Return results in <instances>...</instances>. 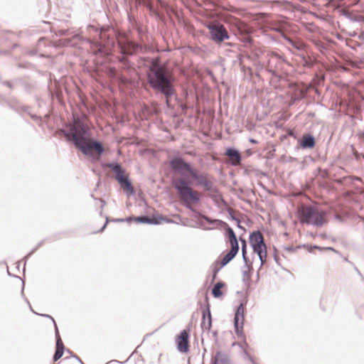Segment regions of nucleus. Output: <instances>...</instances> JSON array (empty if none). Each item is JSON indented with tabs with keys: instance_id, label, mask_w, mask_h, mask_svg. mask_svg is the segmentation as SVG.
<instances>
[{
	"instance_id": "nucleus-56",
	"label": "nucleus",
	"mask_w": 364,
	"mask_h": 364,
	"mask_svg": "<svg viewBox=\"0 0 364 364\" xmlns=\"http://www.w3.org/2000/svg\"><path fill=\"white\" fill-rule=\"evenodd\" d=\"M75 358L81 364H84L83 362L81 360V359L78 356H75Z\"/></svg>"
},
{
	"instance_id": "nucleus-23",
	"label": "nucleus",
	"mask_w": 364,
	"mask_h": 364,
	"mask_svg": "<svg viewBox=\"0 0 364 364\" xmlns=\"http://www.w3.org/2000/svg\"><path fill=\"white\" fill-rule=\"evenodd\" d=\"M119 61L122 63V68L123 70L128 72L134 71V63H131L128 60L127 56L122 55L119 57Z\"/></svg>"
},
{
	"instance_id": "nucleus-14",
	"label": "nucleus",
	"mask_w": 364,
	"mask_h": 364,
	"mask_svg": "<svg viewBox=\"0 0 364 364\" xmlns=\"http://www.w3.org/2000/svg\"><path fill=\"white\" fill-rule=\"evenodd\" d=\"M249 240L254 252L267 249L263 235L259 230H255L251 232Z\"/></svg>"
},
{
	"instance_id": "nucleus-18",
	"label": "nucleus",
	"mask_w": 364,
	"mask_h": 364,
	"mask_svg": "<svg viewBox=\"0 0 364 364\" xmlns=\"http://www.w3.org/2000/svg\"><path fill=\"white\" fill-rule=\"evenodd\" d=\"M299 145L303 149H311L316 145L314 136L311 134H304L299 141Z\"/></svg>"
},
{
	"instance_id": "nucleus-36",
	"label": "nucleus",
	"mask_w": 364,
	"mask_h": 364,
	"mask_svg": "<svg viewBox=\"0 0 364 364\" xmlns=\"http://www.w3.org/2000/svg\"><path fill=\"white\" fill-rule=\"evenodd\" d=\"M158 218V220L159 222L160 223L161 220H164L165 221L166 223H173V220L172 219H170V218H165V217H156Z\"/></svg>"
},
{
	"instance_id": "nucleus-22",
	"label": "nucleus",
	"mask_w": 364,
	"mask_h": 364,
	"mask_svg": "<svg viewBox=\"0 0 364 364\" xmlns=\"http://www.w3.org/2000/svg\"><path fill=\"white\" fill-rule=\"evenodd\" d=\"M134 221L139 223L158 225L159 222L158 218L155 216L149 217L148 215H140L134 217Z\"/></svg>"
},
{
	"instance_id": "nucleus-13",
	"label": "nucleus",
	"mask_w": 364,
	"mask_h": 364,
	"mask_svg": "<svg viewBox=\"0 0 364 364\" xmlns=\"http://www.w3.org/2000/svg\"><path fill=\"white\" fill-rule=\"evenodd\" d=\"M244 312L245 307L243 304H240L235 311L234 317V327L235 333L238 337L243 336V325H244Z\"/></svg>"
},
{
	"instance_id": "nucleus-64",
	"label": "nucleus",
	"mask_w": 364,
	"mask_h": 364,
	"mask_svg": "<svg viewBox=\"0 0 364 364\" xmlns=\"http://www.w3.org/2000/svg\"><path fill=\"white\" fill-rule=\"evenodd\" d=\"M71 356H72V357H73V358H75V356H76V355H74V354H72V355H71Z\"/></svg>"
},
{
	"instance_id": "nucleus-51",
	"label": "nucleus",
	"mask_w": 364,
	"mask_h": 364,
	"mask_svg": "<svg viewBox=\"0 0 364 364\" xmlns=\"http://www.w3.org/2000/svg\"><path fill=\"white\" fill-rule=\"evenodd\" d=\"M101 204V208H103V207L105 205L106 203L103 199H100Z\"/></svg>"
},
{
	"instance_id": "nucleus-20",
	"label": "nucleus",
	"mask_w": 364,
	"mask_h": 364,
	"mask_svg": "<svg viewBox=\"0 0 364 364\" xmlns=\"http://www.w3.org/2000/svg\"><path fill=\"white\" fill-rule=\"evenodd\" d=\"M212 364H231L230 355L224 351H217L212 360Z\"/></svg>"
},
{
	"instance_id": "nucleus-52",
	"label": "nucleus",
	"mask_w": 364,
	"mask_h": 364,
	"mask_svg": "<svg viewBox=\"0 0 364 364\" xmlns=\"http://www.w3.org/2000/svg\"><path fill=\"white\" fill-rule=\"evenodd\" d=\"M296 10L302 11V7L300 5L293 6Z\"/></svg>"
},
{
	"instance_id": "nucleus-61",
	"label": "nucleus",
	"mask_w": 364,
	"mask_h": 364,
	"mask_svg": "<svg viewBox=\"0 0 364 364\" xmlns=\"http://www.w3.org/2000/svg\"><path fill=\"white\" fill-rule=\"evenodd\" d=\"M227 45L230 46H234V43H228Z\"/></svg>"
},
{
	"instance_id": "nucleus-39",
	"label": "nucleus",
	"mask_w": 364,
	"mask_h": 364,
	"mask_svg": "<svg viewBox=\"0 0 364 364\" xmlns=\"http://www.w3.org/2000/svg\"><path fill=\"white\" fill-rule=\"evenodd\" d=\"M357 136H358L359 139L364 143V131H360L358 132Z\"/></svg>"
},
{
	"instance_id": "nucleus-41",
	"label": "nucleus",
	"mask_w": 364,
	"mask_h": 364,
	"mask_svg": "<svg viewBox=\"0 0 364 364\" xmlns=\"http://www.w3.org/2000/svg\"><path fill=\"white\" fill-rule=\"evenodd\" d=\"M59 36H67L69 34V31L68 30H60L59 31Z\"/></svg>"
},
{
	"instance_id": "nucleus-42",
	"label": "nucleus",
	"mask_w": 364,
	"mask_h": 364,
	"mask_svg": "<svg viewBox=\"0 0 364 364\" xmlns=\"http://www.w3.org/2000/svg\"><path fill=\"white\" fill-rule=\"evenodd\" d=\"M245 355L250 361L255 363L253 358L247 351H245Z\"/></svg>"
},
{
	"instance_id": "nucleus-7",
	"label": "nucleus",
	"mask_w": 364,
	"mask_h": 364,
	"mask_svg": "<svg viewBox=\"0 0 364 364\" xmlns=\"http://www.w3.org/2000/svg\"><path fill=\"white\" fill-rule=\"evenodd\" d=\"M106 166L112 169L115 174V179L120 184L124 192L129 195L134 194V189L128 176L126 174L125 170L117 162H111Z\"/></svg>"
},
{
	"instance_id": "nucleus-11",
	"label": "nucleus",
	"mask_w": 364,
	"mask_h": 364,
	"mask_svg": "<svg viewBox=\"0 0 364 364\" xmlns=\"http://www.w3.org/2000/svg\"><path fill=\"white\" fill-rule=\"evenodd\" d=\"M269 59L267 65V70L271 73L272 76L281 79V76L278 75V71L284 68V65L287 63V60L275 52H271L268 54Z\"/></svg>"
},
{
	"instance_id": "nucleus-5",
	"label": "nucleus",
	"mask_w": 364,
	"mask_h": 364,
	"mask_svg": "<svg viewBox=\"0 0 364 364\" xmlns=\"http://www.w3.org/2000/svg\"><path fill=\"white\" fill-rule=\"evenodd\" d=\"M326 215L325 211L318 210V208L309 205L301 210L300 220L302 223L321 227L326 223Z\"/></svg>"
},
{
	"instance_id": "nucleus-3",
	"label": "nucleus",
	"mask_w": 364,
	"mask_h": 364,
	"mask_svg": "<svg viewBox=\"0 0 364 364\" xmlns=\"http://www.w3.org/2000/svg\"><path fill=\"white\" fill-rule=\"evenodd\" d=\"M170 167L176 172H179L181 176H190L197 181L198 184L203 186L205 191L213 193H218V189L213 183L209 181L204 175L199 174L197 170L193 168L189 163L181 157H174L169 162Z\"/></svg>"
},
{
	"instance_id": "nucleus-25",
	"label": "nucleus",
	"mask_w": 364,
	"mask_h": 364,
	"mask_svg": "<svg viewBox=\"0 0 364 364\" xmlns=\"http://www.w3.org/2000/svg\"><path fill=\"white\" fill-rule=\"evenodd\" d=\"M225 286L223 282H217L212 289V294L215 298H219L223 295L221 289Z\"/></svg>"
},
{
	"instance_id": "nucleus-32",
	"label": "nucleus",
	"mask_w": 364,
	"mask_h": 364,
	"mask_svg": "<svg viewBox=\"0 0 364 364\" xmlns=\"http://www.w3.org/2000/svg\"><path fill=\"white\" fill-rule=\"evenodd\" d=\"M240 41H242L246 46L251 45L252 43V39L250 36H243L242 38L240 37Z\"/></svg>"
},
{
	"instance_id": "nucleus-8",
	"label": "nucleus",
	"mask_w": 364,
	"mask_h": 364,
	"mask_svg": "<svg viewBox=\"0 0 364 364\" xmlns=\"http://www.w3.org/2000/svg\"><path fill=\"white\" fill-rule=\"evenodd\" d=\"M117 43L121 54L127 57L138 53L144 54L146 53L149 50L147 46L136 43L129 39H125L124 41H118Z\"/></svg>"
},
{
	"instance_id": "nucleus-53",
	"label": "nucleus",
	"mask_w": 364,
	"mask_h": 364,
	"mask_svg": "<svg viewBox=\"0 0 364 364\" xmlns=\"http://www.w3.org/2000/svg\"><path fill=\"white\" fill-rule=\"evenodd\" d=\"M220 268H221V267H215L214 268L213 273H215V274H218V272L220 271Z\"/></svg>"
},
{
	"instance_id": "nucleus-28",
	"label": "nucleus",
	"mask_w": 364,
	"mask_h": 364,
	"mask_svg": "<svg viewBox=\"0 0 364 364\" xmlns=\"http://www.w3.org/2000/svg\"><path fill=\"white\" fill-rule=\"evenodd\" d=\"M117 80L119 82L120 85L124 86L130 85L132 83V80L129 77L124 76L121 74H119Z\"/></svg>"
},
{
	"instance_id": "nucleus-63",
	"label": "nucleus",
	"mask_w": 364,
	"mask_h": 364,
	"mask_svg": "<svg viewBox=\"0 0 364 364\" xmlns=\"http://www.w3.org/2000/svg\"><path fill=\"white\" fill-rule=\"evenodd\" d=\"M274 259H275L276 261H277V256H276V255H274Z\"/></svg>"
},
{
	"instance_id": "nucleus-27",
	"label": "nucleus",
	"mask_w": 364,
	"mask_h": 364,
	"mask_svg": "<svg viewBox=\"0 0 364 364\" xmlns=\"http://www.w3.org/2000/svg\"><path fill=\"white\" fill-rule=\"evenodd\" d=\"M255 252L259 257V259L260 263H261V267L263 266L267 262V249L258 250Z\"/></svg>"
},
{
	"instance_id": "nucleus-62",
	"label": "nucleus",
	"mask_w": 364,
	"mask_h": 364,
	"mask_svg": "<svg viewBox=\"0 0 364 364\" xmlns=\"http://www.w3.org/2000/svg\"><path fill=\"white\" fill-rule=\"evenodd\" d=\"M238 30H239L240 33H241V27L240 26H238Z\"/></svg>"
},
{
	"instance_id": "nucleus-44",
	"label": "nucleus",
	"mask_w": 364,
	"mask_h": 364,
	"mask_svg": "<svg viewBox=\"0 0 364 364\" xmlns=\"http://www.w3.org/2000/svg\"><path fill=\"white\" fill-rule=\"evenodd\" d=\"M108 222H109L108 217H107V216H106V222H105V223L103 225V226L101 228V229L99 230V232H102V231L105 229V228H106V226H107V225Z\"/></svg>"
},
{
	"instance_id": "nucleus-47",
	"label": "nucleus",
	"mask_w": 364,
	"mask_h": 364,
	"mask_svg": "<svg viewBox=\"0 0 364 364\" xmlns=\"http://www.w3.org/2000/svg\"><path fill=\"white\" fill-rule=\"evenodd\" d=\"M199 225L203 228V230H212L213 229L211 228L205 227L203 222H199Z\"/></svg>"
},
{
	"instance_id": "nucleus-21",
	"label": "nucleus",
	"mask_w": 364,
	"mask_h": 364,
	"mask_svg": "<svg viewBox=\"0 0 364 364\" xmlns=\"http://www.w3.org/2000/svg\"><path fill=\"white\" fill-rule=\"evenodd\" d=\"M196 218H200L203 220H205L206 222H208L210 225H225L226 228L228 226H229L224 221L219 220V219H213L207 215L201 214L200 212L196 211Z\"/></svg>"
},
{
	"instance_id": "nucleus-30",
	"label": "nucleus",
	"mask_w": 364,
	"mask_h": 364,
	"mask_svg": "<svg viewBox=\"0 0 364 364\" xmlns=\"http://www.w3.org/2000/svg\"><path fill=\"white\" fill-rule=\"evenodd\" d=\"M242 281L245 284L249 286V281L250 279V274L247 270H243L242 272Z\"/></svg>"
},
{
	"instance_id": "nucleus-34",
	"label": "nucleus",
	"mask_w": 364,
	"mask_h": 364,
	"mask_svg": "<svg viewBox=\"0 0 364 364\" xmlns=\"http://www.w3.org/2000/svg\"><path fill=\"white\" fill-rule=\"evenodd\" d=\"M312 248H314V249H318V250H321V251H322V250H331V251L336 252V251L335 250V249H334V248H333V247H321L317 246V245H314V246L312 247Z\"/></svg>"
},
{
	"instance_id": "nucleus-16",
	"label": "nucleus",
	"mask_w": 364,
	"mask_h": 364,
	"mask_svg": "<svg viewBox=\"0 0 364 364\" xmlns=\"http://www.w3.org/2000/svg\"><path fill=\"white\" fill-rule=\"evenodd\" d=\"M225 155L228 158V163L234 166H239L242 161V156L239 150L229 147L225 150Z\"/></svg>"
},
{
	"instance_id": "nucleus-4",
	"label": "nucleus",
	"mask_w": 364,
	"mask_h": 364,
	"mask_svg": "<svg viewBox=\"0 0 364 364\" xmlns=\"http://www.w3.org/2000/svg\"><path fill=\"white\" fill-rule=\"evenodd\" d=\"M173 187L178 192L181 200L183 203L185 207L196 213L193 208V204L200 201L199 193L193 190L186 179V177L181 176L173 181Z\"/></svg>"
},
{
	"instance_id": "nucleus-37",
	"label": "nucleus",
	"mask_w": 364,
	"mask_h": 364,
	"mask_svg": "<svg viewBox=\"0 0 364 364\" xmlns=\"http://www.w3.org/2000/svg\"><path fill=\"white\" fill-rule=\"evenodd\" d=\"M175 100L178 102L179 107L183 112H186L188 109V106L186 104L181 102L180 100L178 98V100Z\"/></svg>"
},
{
	"instance_id": "nucleus-24",
	"label": "nucleus",
	"mask_w": 364,
	"mask_h": 364,
	"mask_svg": "<svg viewBox=\"0 0 364 364\" xmlns=\"http://www.w3.org/2000/svg\"><path fill=\"white\" fill-rule=\"evenodd\" d=\"M284 40L288 42L291 46H293L294 48L301 50L304 48L305 45L303 42L300 41H294L291 38L284 36Z\"/></svg>"
},
{
	"instance_id": "nucleus-29",
	"label": "nucleus",
	"mask_w": 364,
	"mask_h": 364,
	"mask_svg": "<svg viewBox=\"0 0 364 364\" xmlns=\"http://www.w3.org/2000/svg\"><path fill=\"white\" fill-rule=\"evenodd\" d=\"M18 82V80H12V81H9V80H3L1 77L0 76V82L4 85V86H6L8 87L10 89H14L15 87V85Z\"/></svg>"
},
{
	"instance_id": "nucleus-43",
	"label": "nucleus",
	"mask_w": 364,
	"mask_h": 364,
	"mask_svg": "<svg viewBox=\"0 0 364 364\" xmlns=\"http://www.w3.org/2000/svg\"><path fill=\"white\" fill-rule=\"evenodd\" d=\"M341 14H342V15H343L344 16H346V17H347L348 18H350V13L348 11H346V10H342L341 11Z\"/></svg>"
},
{
	"instance_id": "nucleus-45",
	"label": "nucleus",
	"mask_w": 364,
	"mask_h": 364,
	"mask_svg": "<svg viewBox=\"0 0 364 364\" xmlns=\"http://www.w3.org/2000/svg\"><path fill=\"white\" fill-rule=\"evenodd\" d=\"M111 221L114 222V223H122V222H125V220H124V218H117V219H112Z\"/></svg>"
},
{
	"instance_id": "nucleus-54",
	"label": "nucleus",
	"mask_w": 364,
	"mask_h": 364,
	"mask_svg": "<svg viewBox=\"0 0 364 364\" xmlns=\"http://www.w3.org/2000/svg\"><path fill=\"white\" fill-rule=\"evenodd\" d=\"M31 117L34 119V120H38L40 119V117H38L37 115H31Z\"/></svg>"
},
{
	"instance_id": "nucleus-57",
	"label": "nucleus",
	"mask_w": 364,
	"mask_h": 364,
	"mask_svg": "<svg viewBox=\"0 0 364 364\" xmlns=\"http://www.w3.org/2000/svg\"><path fill=\"white\" fill-rule=\"evenodd\" d=\"M336 219H338V220H342V218H341V216L340 215H336Z\"/></svg>"
},
{
	"instance_id": "nucleus-58",
	"label": "nucleus",
	"mask_w": 364,
	"mask_h": 364,
	"mask_svg": "<svg viewBox=\"0 0 364 364\" xmlns=\"http://www.w3.org/2000/svg\"><path fill=\"white\" fill-rule=\"evenodd\" d=\"M217 277V274L213 272V280L215 279Z\"/></svg>"
},
{
	"instance_id": "nucleus-31",
	"label": "nucleus",
	"mask_w": 364,
	"mask_h": 364,
	"mask_svg": "<svg viewBox=\"0 0 364 364\" xmlns=\"http://www.w3.org/2000/svg\"><path fill=\"white\" fill-rule=\"evenodd\" d=\"M108 74L109 75L117 80V77L119 75V73H117V70L115 68H111L109 69V71H108Z\"/></svg>"
},
{
	"instance_id": "nucleus-10",
	"label": "nucleus",
	"mask_w": 364,
	"mask_h": 364,
	"mask_svg": "<svg viewBox=\"0 0 364 364\" xmlns=\"http://www.w3.org/2000/svg\"><path fill=\"white\" fill-rule=\"evenodd\" d=\"M226 234L228 235L229 242L230 244V250L223 257L220 262V267H223L227 265L231 260H232L237 255L240 246L234 230L228 226L226 228Z\"/></svg>"
},
{
	"instance_id": "nucleus-12",
	"label": "nucleus",
	"mask_w": 364,
	"mask_h": 364,
	"mask_svg": "<svg viewBox=\"0 0 364 364\" xmlns=\"http://www.w3.org/2000/svg\"><path fill=\"white\" fill-rule=\"evenodd\" d=\"M203 333L201 335V342L204 343V336L206 333L209 335L212 327V316L210 310V305L208 304L205 309L203 310L202 321L200 324Z\"/></svg>"
},
{
	"instance_id": "nucleus-33",
	"label": "nucleus",
	"mask_w": 364,
	"mask_h": 364,
	"mask_svg": "<svg viewBox=\"0 0 364 364\" xmlns=\"http://www.w3.org/2000/svg\"><path fill=\"white\" fill-rule=\"evenodd\" d=\"M43 244V241H41L26 256V258L31 257L40 247Z\"/></svg>"
},
{
	"instance_id": "nucleus-35",
	"label": "nucleus",
	"mask_w": 364,
	"mask_h": 364,
	"mask_svg": "<svg viewBox=\"0 0 364 364\" xmlns=\"http://www.w3.org/2000/svg\"><path fill=\"white\" fill-rule=\"evenodd\" d=\"M299 248H300V246H296V247L289 246V247H284L285 250L287 252H294L296 250H298Z\"/></svg>"
},
{
	"instance_id": "nucleus-9",
	"label": "nucleus",
	"mask_w": 364,
	"mask_h": 364,
	"mask_svg": "<svg viewBox=\"0 0 364 364\" xmlns=\"http://www.w3.org/2000/svg\"><path fill=\"white\" fill-rule=\"evenodd\" d=\"M209 31L210 39L216 44H220L230 38L225 26L218 22H210L206 25Z\"/></svg>"
},
{
	"instance_id": "nucleus-2",
	"label": "nucleus",
	"mask_w": 364,
	"mask_h": 364,
	"mask_svg": "<svg viewBox=\"0 0 364 364\" xmlns=\"http://www.w3.org/2000/svg\"><path fill=\"white\" fill-rule=\"evenodd\" d=\"M146 82L157 96L165 99L168 108H172V99L178 100L176 77L171 70L162 64L159 58L151 60L146 73Z\"/></svg>"
},
{
	"instance_id": "nucleus-49",
	"label": "nucleus",
	"mask_w": 364,
	"mask_h": 364,
	"mask_svg": "<svg viewBox=\"0 0 364 364\" xmlns=\"http://www.w3.org/2000/svg\"><path fill=\"white\" fill-rule=\"evenodd\" d=\"M236 222H237V228H240V229H243V230L245 229V228H244L240 225V220L239 219H238V220H236Z\"/></svg>"
},
{
	"instance_id": "nucleus-15",
	"label": "nucleus",
	"mask_w": 364,
	"mask_h": 364,
	"mask_svg": "<svg viewBox=\"0 0 364 364\" xmlns=\"http://www.w3.org/2000/svg\"><path fill=\"white\" fill-rule=\"evenodd\" d=\"M189 333L186 330L182 331L177 336V348L181 353H187L189 350Z\"/></svg>"
},
{
	"instance_id": "nucleus-48",
	"label": "nucleus",
	"mask_w": 364,
	"mask_h": 364,
	"mask_svg": "<svg viewBox=\"0 0 364 364\" xmlns=\"http://www.w3.org/2000/svg\"><path fill=\"white\" fill-rule=\"evenodd\" d=\"M124 220H125L126 222L134 221V217H128V218H124Z\"/></svg>"
},
{
	"instance_id": "nucleus-26",
	"label": "nucleus",
	"mask_w": 364,
	"mask_h": 364,
	"mask_svg": "<svg viewBox=\"0 0 364 364\" xmlns=\"http://www.w3.org/2000/svg\"><path fill=\"white\" fill-rule=\"evenodd\" d=\"M240 241L241 242V244H242L241 251H242V259L245 262V266L247 267V262L249 261V258L247 256V242H246L245 239H244L241 237H240Z\"/></svg>"
},
{
	"instance_id": "nucleus-46",
	"label": "nucleus",
	"mask_w": 364,
	"mask_h": 364,
	"mask_svg": "<svg viewBox=\"0 0 364 364\" xmlns=\"http://www.w3.org/2000/svg\"><path fill=\"white\" fill-rule=\"evenodd\" d=\"M41 316H44V317H46V318H50L53 321V322L54 323V326H55L56 323H55V320L53 319V318L51 316H50L48 314H42Z\"/></svg>"
},
{
	"instance_id": "nucleus-1",
	"label": "nucleus",
	"mask_w": 364,
	"mask_h": 364,
	"mask_svg": "<svg viewBox=\"0 0 364 364\" xmlns=\"http://www.w3.org/2000/svg\"><path fill=\"white\" fill-rule=\"evenodd\" d=\"M86 119L85 114L81 117L73 114L72 122L65 124L64 128L59 129V133L85 156L97 161L105 152V148L100 141L90 137V129L85 122Z\"/></svg>"
},
{
	"instance_id": "nucleus-40",
	"label": "nucleus",
	"mask_w": 364,
	"mask_h": 364,
	"mask_svg": "<svg viewBox=\"0 0 364 364\" xmlns=\"http://www.w3.org/2000/svg\"><path fill=\"white\" fill-rule=\"evenodd\" d=\"M213 336L214 342L216 343L218 341V332L216 331H210V333Z\"/></svg>"
},
{
	"instance_id": "nucleus-60",
	"label": "nucleus",
	"mask_w": 364,
	"mask_h": 364,
	"mask_svg": "<svg viewBox=\"0 0 364 364\" xmlns=\"http://www.w3.org/2000/svg\"><path fill=\"white\" fill-rule=\"evenodd\" d=\"M285 3H286L287 4H288V5L293 6V4H292L291 2H289V1H285Z\"/></svg>"
},
{
	"instance_id": "nucleus-50",
	"label": "nucleus",
	"mask_w": 364,
	"mask_h": 364,
	"mask_svg": "<svg viewBox=\"0 0 364 364\" xmlns=\"http://www.w3.org/2000/svg\"><path fill=\"white\" fill-rule=\"evenodd\" d=\"M303 59H304V65L309 66L310 65V63L309 62V60L307 59H306L304 57L303 58Z\"/></svg>"
},
{
	"instance_id": "nucleus-19",
	"label": "nucleus",
	"mask_w": 364,
	"mask_h": 364,
	"mask_svg": "<svg viewBox=\"0 0 364 364\" xmlns=\"http://www.w3.org/2000/svg\"><path fill=\"white\" fill-rule=\"evenodd\" d=\"M155 1L157 4L161 3V0H135L136 6H146L151 14L158 15L157 8L155 6Z\"/></svg>"
},
{
	"instance_id": "nucleus-6",
	"label": "nucleus",
	"mask_w": 364,
	"mask_h": 364,
	"mask_svg": "<svg viewBox=\"0 0 364 364\" xmlns=\"http://www.w3.org/2000/svg\"><path fill=\"white\" fill-rule=\"evenodd\" d=\"M100 39V42L96 53H100L105 56L109 55L115 44L116 32L114 29L111 27L101 28Z\"/></svg>"
},
{
	"instance_id": "nucleus-38",
	"label": "nucleus",
	"mask_w": 364,
	"mask_h": 364,
	"mask_svg": "<svg viewBox=\"0 0 364 364\" xmlns=\"http://www.w3.org/2000/svg\"><path fill=\"white\" fill-rule=\"evenodd\" d=\"M228 214H229V215H230V218H231L232 220H235V221H236L237 220H238V218H236V217H235V215H234V212H233V210H232V209H230H230H228Z\"/></svg>"
},
{
	"instance_id": "nucleus-17",
	"label": "nucleus",
	"mask_w": 364,
	"mask_h": 364,
	"mask_svg": "<svg viewBox=\"0 0 364 364\" xmlns=\"http://www.w3.org/2000/svg\"><path fill=\"white\" fill-rule=\"evenodd\" d=\"M55 339H56V344H55V352L53 355V361L58 360L63 355L65 346L62 341V339L60 338L59 331L57 325H55Z\"/></svg>"
},
{
	"instance_id": "nucleus-59",
	"label": "nucleus",
	"mask_w": 364,
	"mask_h": 364,
	"mask_svg": "<svg viewBox=\"0 0 364 364\" xmlns=\"http://www.w3.org/2000/svg\"><path fill=\"white\" fill-rule=\"evenodd\" d=\"M66 351H67V353H69V354H70V355H72V354H73L72 351H71V350H70L69 349H67V350H66Z\"/></svg>"
},
{
	"instance_id": "nucleus-55",
	"label": "nucleus",
	"mask_w": 364,
	"mask_h": 364,
	"mask_svg": "<svg viewBox=\"0 0 364 364\" xmlns=\"http://www.w3.org/2000/svg\"><path fill=\"white\" fill-rule=\"evenodd\" d=\"M250 142L252 144H257V141L254 139H250Z\"/></svg>"
}]
</instances>
